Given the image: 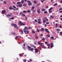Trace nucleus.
Returning <instances> with one entry per match:
<instances>
[{"label":"nucleus","instance_id":"1","mask_svg":"<svg viewBox=\"0 0 62 62\" xmlns=\"http://www.w3.org/2000/svg\"><path fill=\"white\" fill-rule=\"evenodd\" d=\"M41 43V41H40L38 42V44H40L42 48H43L44 49L46 48V47L44 46L43 45L44 44L43 43Z\"/></svg>","mask_w":62,"mask_h":62},{"label":"nucleus","instance_id":"2","mask_svg":"<svg viewBox=\"0 0 62 62\" xmlns=\"http://www.w3.org/2000/svg\"><path fill=\"white\" fill-rule=\"evenodd\" d=\"M18 24L20 26H22V25H24L25 24L24 23H22L21 21H19L18 23Z\"/></svg>","mask_w":62,"mask_h":62},{"label":"nucleus","instance_id":"3","mask_svg":"<svg viewBox=\"0 0 62 62\" xmlns=\"http://www.w3.org/2000/svg\"><path fill=\"white\" fill-rule=\"evenodd\" d=\"M27 47L28 48L29 50H31V51H32L34 50V49L33 48H31V47H30L29 46H28Z\"/></svg>","mask_w":62,"mask_h":62},{"label":"nucleus","instance_id":"4","mask_svg":"<svg viewBox=\"0 0 62 62\" xmlns=\"http://www.w3.org/2000/svg\"><path fill=\"white\" fill-rule=\"evenodd\" d=\"M27 2H28V5L29 6H31V5H32V3H31V2L30 1L28 0L27 1Z\"/></svg>","mask_w":62,"mask_h":62},{"label":"nucleus","instance_id":"5","mask_svg":"<svg viewBox=\"0 0 62 62\" xmlns=\"http://www.w3.org/2000/svg\"><path fill=\"white\" fill-rule=\"evenodd\" d=\"M34 50L35 51V53H38L39 51H38V49L37 48H35L34 49Z\"/></svg>","mask_w":62,"mask_h":62},{"label":"nucleus","instance_id":"6","mask_svg":"<svg viewBox=\"0 0 62 62\" xmlns=\"http://www.w3.org/2000/svg\"><path fill=\"white\" fill-rule=\"evenodd\" d=\"M23 31H24V32H25V33H26L27 34H29V31H25L24 29L23 30Z\"/></svg>","mask_w":62,"mask_h":62},{"label":"nucleus","instance_id":"7","mask_svg":"<svg viewBox=\"0 0 62 62\" xmlns=\"http://www.w3.org/2000/svg\"><path fill=\"white\" fill-rule=\"evenodd\" d=\"M46 20V21H48V19H47V18L46 17H45L43 19V20Z\"/></svg>","mask_w":62,"mask_h":62},{"label":"nucleus","instance_id":"8","mask_svg":"<svg viewBox=\"0 0 62 62\" xmlns=\"http://www.w3.org/2000/svg\"><path fill=\"white\" fill-rule=\"evenodd\" d=\"M2 14H4L6 13V11L5 10H3L2 11Z\"/></svg>","mask_w":62,"mask_h":62},{"label":"nucleus","instance_id":"9","mask_svg":"<svg viewBox=\"0 0 62 62\" xmlns=\"http://www.w3.org/2000/svg\"><path fill=\"white\" fill-rule=\"evenodd\" d=\"M30 46H31V47H34V48H36V46H34L32 44H30Z\"/></svg>","mask_w":62,"mask_h":62},{"label":"nucleus","instance_id":"10","mask_svg":"<svg viewBox=\"0 0 62 62\" xmlns=\"http://www.w3.org/2000/svg\"><path fill=\"white\" fill-rule=\"evenodd\" d=\"M11 25L12 26H14V27H16V24H11Z\"/></svg>","mask_w":62,"mask_h":62},{"label":"nucleus","instance_id":"11","mask_svg":"<svg viewBox=\"0 0 62 62\" xmlns=\"http://www.w3.org/2000/svg\"><path fill=\"white\" fill-rule=\"evenodd\" d=\"M45 31H46V32H47V33H49V31H48V29H45Z\"/></svg>","mask_w":62,"mask_h":62},{"label":"nucleus","instance_id":"12","mask_svg":"<svg viewBox=\"0 0 62 62\" xmlns=\"http://www.w3.org/2000/svg\"><path fill=\"white\" fill-rule=\"evenodd\" d=\"M51 45L50 46L51 48H52V47H54V45H53V43H51Z\"/></svg>","mask_w":62,"mask_h":62},{"label":"nucleus","instance_id":"13","mask_svg":"<svg viewBox=\"0 0 62 62\" xmlns=\"http://www.w3.org/2000/svg\"><path fill=\"white\" fill-rule=\"evenodd\" d=\"M19 6V7H22V4H20L19 5H17V7H18Z\"/></svg>","mask_w":62,"mask_h":62},{"label":"nucleus","instance_id":"14","mask_svg":"<svg viewBox=\"0 0 62 62\" xmlns=\"http://www.w3.org/2000/svg\"><path fill=\"white\" fill-rule=\"evenodd\" d=\"M39 11H40V9H37V12L39 13V14H40V12H39Z\"/></svg>","mask_w":62,"mask_h":62},{"label":"nucleus","instance_id":"15","mask_svg":"<svg viewBox=\"0 0 62 62\" xmlns=\"http://www.w3.org/2000/svg\"><path fill=\"white\" fill-rule=\"evenodd\" d=\"M32 28H31V27H28L27 28V30H30V29H32Z\"/></svg>","mask_w":62,"mask_h":62},{"label":"nucleus","instance_id":"16","mask_svg":"<svg viewBox=\"0 0 62 62\" xmlns=\"http://www.w3.org/2000/svg\"><path fill=\"white\" fill-rule=\"evenodd\" d=\"M35 38H36V39H38V36H37V35L35 34Z\"/></svg>","mask_w":62,"mask_h":62},{"label":"nucleus","instance_id":"17","mask_svg":"<svg viewBox=\"0 0 62 62\" xmlns=\"http://www.w3.org/2000/svg\"><path fill=\"white\" fill-rule=\"evenodd\" d=\"M49 12L50 13H51L52 12V11L51 10H49Z\"/></svg>","mask_w":62,"mask_h":62},{"label":"nucleus","instance_id":"18","mask_svg":"<svg viewBox=\"0 0 62 62\" xmlns=\"http://www.w3.org/2000/svg\"><path fill=\"white\" fill-rule=\"evenodd\" d=\"M45 10H46L45 9L43 8L41 9V10L42 11H45Z\"/></svg>","mask_w":62,"mask_h":62},{"label":"nucleus","instance_id":"19","mask_svg":"<svg viewBox=\"0 0 62 62\" xmlns=\"http://www.w3.org/2000/svg\"><path fill=\"white\" fill-rule=\"evenodd\" d=\"M23 6H24V7H26L27 6V5H26V4H23Z\"/></svg>","mask_w":62,"mask_h":62},{"label":"nucleus","instance_id":"20","mask_svg":"<svg viewBox=\"0 0 62 62\" xmlns=\"http://www.w3.org/2000/svg\"><path fill=\"white\" fill-rule=\"evenodd\" d=\"M41 31H42V32H43L44 31V29L43 28H42L41 29Z\"/></svg>","mask_w":62,"mask_h":62},{"label":"nucleus","instance_id":"21","mask_svg":"<svg viewBox=\"0 0 62 62\" xmlns=\"http://www.w3.org/2000/svg\"><path fill=\"white\" fill-rule=\"evenodd\" d=\"M27 11V12H28V13H30V12H31V11L30 10H28Z\"/></svg>","mask_w":62,"mask_h":62},{"label":"nucleus","instance_id":"22","mask_svg":"<svg viewBox=\"0 0 62 62\" xmlns=\"http://www.w3.org/2000/svg\"><path fill=\"white\" fill-rule=\"evenodd\" d=\"M21 3L22 4H23V3H24V0H22L21 1Z\"/></svg>","mask_w":62,"mask_h":62},{"label":"nucleus","instance_id":"23","mask_svg":"<svg viewBox=\"0 0 62 62\" xmlns=\"http://www.w3.org/2000/svg\"><path fill=\"white\" fill-rule=\"evenodd\" d=\"M6 16H7L8 17L11 16V15H6Z\"/></svg>","mask_w":62,"mask_h":62},{"label":"nucleus","instance_id":"24","mask_svg":"<svg viewBox=\"0 0 62 62\" xmlns=\"http://www.w3.org/2000/svg\"><path fill=\"white\" fill-rule=\"evenodd\" d=\"M21 33L22 34H23V30H21Z\"/></svg>","mask_w":62,"mask_h":62},{"label":"nucleus","instance_id":"25","mask_svg":"<svg viewBox=\"0 0 62 62\" xmlns=\"http://www.w3.org/2000/svg\"><path fill=\"white\" fill-rule=\"evenodd\" d=\"M50 17L51 18H54V16L52 15H51L50 16Z\"/></svg>","mask_w":62,"mask_h":62},{"label":"nucleus","instance_id":"26","mask_svg":"<svg viewBox=\"0 0 62 62\" xmlns=\"http://www.w3.org/2000/svg\"><path fill=\"white\" fill-rule=\"evenodd\" d=\"M34 4H37V1H34Z\"/></svg>","mask_w":62,"mask_h":62},{"label":"nucleus","instance_id":"27","mask_svg":"<svg viewBox=\"0 0 62 62\" xmlns=\"http://www.w3.org/2000/svg\"><path fill=\"white\" fill-rule=\"evenodd\" d=\"M27 27L26 26L24 28V30H27Z\"/></svg>","mask_w":62,"mask_h":62},{"label":"nucleus","instance_id":"28","mask_svg":"<svg viewBox=\"0 0 62 62\" xmlns=\"http://www.w3.org/2000/svg\"><path fill=\"white\" fill-rule=\"evenodd\" d=\"M12 7H9V9H10V10H11V9H12Z\"/></svg>","mask_w":62,"mask_h":62},{"label":"nucleus","instance_id":"29","mask_svg":"<svg viewBox=\"0 0 62 62\" xmlns=\"http://www.w3.org/2000/svg\"><path fill=\"white\" fill-rule=\"evenodd\" d=\"M57 5V3H55V4L54 5V6H56V5Z\"/></svg>","mask_w":62,"mask_h":62},{"label":"nucleus","instance_id":"30","mask_svg":"<svg viewBox=\"0 0 62 62\" xmlns=\"http://www.w3.org/2000/svg\"><path fill=\"white\" fill-rule=\"evenodd\" d=\"M57 31H60V30L59 29H57Z\"/></svg>","mask_w":62,"mask_h":62},{"label":"nucleus","instance_id":"31","mask_svg":"<svg viewBox=\"0 0 62 62\" xmlns=\"http://www.w3.org/2000/svg\"><path fill=\"white\" fill-rule=\"evenodd\" d=\"M53 7H51V8H50L49 9V10H52V9H53Z\"/></svg>","mask_w":62,"mask_h":62},{"label":"nucleus","instance_id":"32","mask_svg":"<svg viewBox=\"0 0 62 62\" xmlns=\"http://www.w3.org/2000/svg\"><path fill=\"white\" fill-rule=\"evenodd\" d=\"M10 20L12 19V20H13L14 19V17H11V18H9Z\"/></svg>","mask_w":62,"mask_h":62},{"label":"nucleus","instance_id":"33","mask_svg":"<svg viewBox=\"0 0 62 62\" xmlns=\"http://www.w3.org/2000/svg\"><path fill=\"white\" fill-rule=\"evenodd\" d=\"M21 2H18L17 3V4H21Z\"/></svg>","mask_w":62,"mask_h":62},{"label":"nucleus","instance_id":"34","mask_svg":"<svg viewBox=\"0 0 62 62\" xmlns=\"http://www.w3.org/2000/svg\"><path fill=\"white\" fill-rule=\"evenodd\" d=\"M23 12H24V13H26L27 12V11L24 10L23 11Z\"/></svg>","mask_w":62,"mask_h":62},{"label":"nucleus","instance_id":"35","mask_svg":"<svg viewBox=\"0 0 62 62\" xmlns=\"http://www.w3.org/2000/svg\"><path fill=\"white\" fill-rule=\"evenodd\" d=\"M62 9V7H60V9H59V10H61Z\"/></svg>","mask_w":62,"mask_h":62},{"label":"nucleus","instance_id":"36","mask_svg":"<svg viewBox=\"0 0 62 62\" xmlns=\"http://www.w3.org/2000/svg\"><path fill=\"white\" fill-rule=\"evenodd\" d=\"M19 55L20 56H23V55H22V54H19Z\"/></svg>","mask_w":62,"mask_h":62},{"label":"nucleus","instance_id":"37","mask_svg":"<svg viewBox=\"0 0 62 62\" xmlns=\"http://www.w3.org/2000/svg\"><path fill=\"white\" fill-rule=\"evenodd\" d=\"M16 29H19V27H17V25H16Z\"/></svg>","mask_w":62,"mask_h":62},{"label":"nucleus","instance_id":"38","mask_svg":"<svg viewBox=\"0 0 62 62\" xmlns=\"http://www.w3.org/2000/svg\"><path fill=\"white\" fill-rule=\"evenodd\" d=\"M41 2L42 3H43L44 2V0H41Z\"/></svg>","mask_w":62,"mask_h":62},{"label":"nucleus","instance_id":"39","mask_svg":"<svg viewBox=\"0 0 62 62\" xmlns=\"http://www.w3.org/2000/svg\"><path fill=\"white\" fill-rule=\"evenodd\" d=\"M45 40V39L44 38L42 39V40H43V41H44Z\"/></svg>","mask_w":62,"mask_h":62},{"label":"nucleus","instance_id":"40","mask_svg":"<svg viewBox=\"0 0 62 62\" xmlns=\"http://www.w3.org/2000/svg\"><path fill=\"white\" fill-rule=\"evenodd\" d=\"M11 34H13V35H15V33H14V32L11 33Z\"/></svg>","mask_w":62,"mask_h":62},{"label":"nucleus","instance_id":"41","mask_svg":"<svg viewBox=\"0 0 62 62\" xmlns=\"http://www.w3.org/2000/svg\"><path fill=\"white\" fill-rule=\"evenodd\" d=\"M46 24H49V23L48 22H47L46 23Z\"/></svg>","mask_w":62,"mask_h":62},{"label":"nucleus","instance_id":"42","mask_svg":"<svg viewBox=\"0 0 62 62\" xmlns=\"http://www.w3.org/2000/svg\"><path fill=\"white\" fill-rule=\"evenodd\" d=\"M43 22L44 23H46V20H43Z\"/></svg>","mask_w":62,"mask_h":62},{"label":"nucleus","instance_id":"43","mask_svg":"<svg viewBox=\"0 0 62 62\" xmlns=\"http://www.w3.org/2000/svg\"><path fill=\"white\" fill-rule=\"evenodd\" d=\"M51 39H54V37L53 36H52L51 37Z\"/></svg>","mask_w":62,"mask_h":62},{"label":"nucleus","instance_id":"44","mask_svg":"<svg viewBox=\"0 0 62 62\" xmlns=\"http://www.w3.org/2000/svg\"><path fill=\"white\" fill-rule=\"evenodd\" d=\"M44 13L46 14V13H48V12L47 11H45L44 12Z\"/></svg>","mask_w":62,"mask_h":62},{"label":"nucleus","instance_id":"45","mask_svg":"<svg viewBox=\"0 0 62 62\" xmlns=\"http://www.w3.org/2000/svg\"><path fill=\"white\" fill-rule=\"evenodd\" d=\"M13 7L14 8H16V7H15V6H13Z\"/></svg>","mask_w":62,"mask_h":62},{"label":"nucleus","instance_id":"46","mask_svg":"<svg viewBox=\"0 0 62 62\" xmlns=\"http://www.w3.org/2000/svg\"><path fill=\"white\" fill-rule=\"evenodd\" d=\"M38 22L39 23V24H41V22H40V21H38Z\"/></svg>","mask_w":62,"mask_h":62},{"label":"nucleus","instance_id":"47","mask_svg":"<svg viewBox=\"0 0 62 62\" xmlns=\"http://www.w3.org/2000/svg\"><path fill=\"white\" fill-rule=\"evenodd\" d=\"M60 34L61 35H62V31L60 32Z\"/></svg>","mask_w":62,"mask_h":62},{"label":"nucleus","instance_id":"48","mask_svg":"<svg viewBox=\"0 0 62 62\" xmlns=\"http://www.w3.org/2000/svg\"><path fill=\"white\" fill-rule=\"evenodd\" d=\"M47 36L48 37H50V35L49 34H48L47 35Z\"/></svg>","mask_w":62,"mask_h":62},{"label":"nucleus","instance_id":"49","mask_svg":"<svg viewBox=\"0 0 62 62\" xmlns=\"http://www.w3.org/2000/svg\"><path fill=\"white\" fill-rule=\"evenodd\" d=\"M48 43V42H45V43L46 44H47Z\"/></svg>","mask_w":62,"mask_h":62},{"label":"nucleus","instance_id":"50","mask_svg":"<svg viewBox=\"0 0 62 62\" xmlns=\"http://www.w3.org/2000/svg\"><path fill=\"white\" fill-rule=\"evenodd\" d=\"M19 14L20 15H22V13L20 12L19 13Z\"/></svg>","mask_w":62,"mask_h":62},{"label":"nucleus","instance_id":"51","mask_svg":"<svg viewBox=\"0 0 62 62\" xmlns=\"http://www.w3.org/2000/svg\"><path fill=\"white\" fill-rule=\"evenodd\" d=\"M34 21L35 22H38V21H37V20L36 19H35Z\"/></svg>","mask_w":62,"mask_h":62},{"label":"nucleus","instance_id":"52","mask_svg":"<svg viewBox=\"0 0 62 62\" xmlns=\"http://www.w3.org/2000/svg\"><path fill=\"white\" fill-rule=\"evenodd\" d=\"M26 59H25L23 60V62H26Z\"/></svg>","mask_w":62,"mask_h":62},{"label":"nucleus","instance_id":"53","mask_svg":"<svg viewBox=\"0 0 62 62\" xmlns=\"http://www.w3.org/2000/svg\"><path fill=\"white\" fill-rule=\"evenodd\" d=\"M32 33L33 34H34L35 33V31H32Z\"/></svg>","mask_w":62,"mask_h":62},{"label":"nucleus","instance_id":"54","mask_svg":"<svg viewBox=\"0 0 62 62\" xmlns=\"http://www.w3.org/2000/svg\"><path fill=\"white\" fill-rule=\"evenodd\" d=\"M40 5L39 4H38L37 5L36 7H38V6H39Z\"/></svg>","mask_w":62,"mask_h":62},{"label":"nucleus","instance_id":"55","mask_svg":"<svg viewBox=\"0 0 62 62\" xmlns=\"http://www.w3.org/2000/svg\"><path fill=\"white\" fill-rule=\"evenodd\" d=\"M38 21H41V19H40V18H39L38 19Z\"/></svg>","mask_w":62,"mask_h":62},{"label":"nucleus","instance_id":"56","mask_svg":"<svg viewBox=\"0 0 62 62\" xmlns=\"http://www.w3.org/2000/svg\"><path fill=\"white\" fill-rule=\"evenodd\" d=\"M22 16H25V14H23L22 15Z\"/></svg>","mask_w":62,"mask_h":62},{"label":"nucleus","instance_id":"57","mask_svg":"<svg viewBox=\"0 0 62 62\" xmlns=\"http://www.w3.org/2000/svg\"><path fill=\"white\" fill-rule=\"evenodd\" d=\"M34 8H35V7H34V6H33L32 7V8L33 9H34Z\"/></svg>","mask_w":62,"mask_h":62},{"label":"nucleus","instance_id":"58","mask_svg":"<svg viewBox=\"0 0 62 62\" xmlns=\"http://www.w3.org/2000/svg\"><path fill=\"white\" fill-rule=\"evenodd\" d=\"M19 38V36H16V39H18Z\"/></svg>","mask_w":62,"mask_h":62},{"label":"nucleus","instance_id":"59","mask_svg":"<svg viewBox=\"0 0 62 62\" xmlns=\"http://www.w3.org/2000/svg\"><path fill=\"white\" fill-rule=\"evenodd\" d=\"M59 13H62V11H60L59 12Z\"/></svg>","mask_w":62,"mask_h":62},{"label":"nucleus","instance_id":"60","mask_svg":"<svg viewBox=\"0 0 62 62\" xmlns=\"http://www.w3.org/2000/svg\"><path fill=\"white\" fill-rule=\"evenodd\" d=\"M3 3H4V4H6V1H3Z\"/></svg>","mask_w":62,"mask_h":62},{"label":"nucleus","instance_id":"61","mask_svg":"<svg viewBox=\"0 0 62 62\" xmlns=\"http://www.w3.org/2000/svg\"><path fill=\"white\" fill-rule=\"evenodd\" d=\"M25 19L26 20H27V17H25Z\"/></svg>","mask_w":62,"mask_h":62},{"label":"nucleus","instance_id":"62","mask_svg":"<svg viewBox=\"0 0 62 62\" xmlns=\"http://www.w3.org/2000/svg\"><path fill=\"white\" fill-rule=\"evenodd\" d=\"M47 46H50V44H48L47 45Z\"/></svg>","mask_w":62,"mask_h":62},{"label":"nucleus","instance_id":"63","mask_svg":"<svg viewBox=\"0 0 62 62\" xmlns=\"http://www.w3.org/2000/svg\"><path fill=\"white\" fill-rule=\"evenodd\" d=\"M35 11H35L34 10V11H33V13H35Z\"/></svg>","mask_w":62,"mask_h":62},{"label":"nucleus","instance_id":"64","mask_svg":"<svg viewBox=\"0 0 62 62\" xmlns=\"http://www.w3.org/2000/svg\"><path fill=\"white\" fill-rule=\"evenodd\" d=\"M60 3H62V0L60 1Z\"/></svg>","mask_w":62,"mask_h":62}]
</instances>
